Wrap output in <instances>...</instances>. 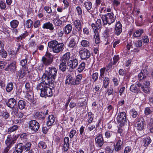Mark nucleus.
Listing matches in <instances>:
<instances>
[{
    "mask_svg": "<svg viewBox=\"0 0 153 153\" xmlns=\"http://www.w3.org/2000/svg\"><path fill=\"white\" fill-rule=\"evenodd\" d=\"M56 73V69L55 68H52L49 72H46L42 76V81L46 84L50 85L52 88H53L54 87L53 82Z\"/></svg>",
    "mask_w": 153,
    "mask_h": 153,
    "instance_id": "obj_1",
    "label": "nucleus"
},
{
    "mask_svg": "<svg viewBox=\"0 0 153 153\" xmlns=\"http://www.w3.org/2000/svg\"><path fill=\"white\" fill-rule=\"evenodd\" d=\"M52 88L49 85H47L44 82H42L38 84L36 89L40 91V95L42 97L45 96L51 97L52 95Z\"/></svg>",
    "mask_w": 153,
    "mask_h": 153,
    "instance_id": "obj_2",
    "label": "nucleus"
},
{
    "mask_svg": "<svg viewBox=\"0 0 153 153\" xmlns=\"http://www.w3.org/2000/svg\"><path fill=\"white\" fill-rule=\"evenodd\" d=\"M64 44L62 43H59L56 40H53L50 41L48 43L49 48L52 49L54 52L59 53L62 50L64 46Z\"/></svg>",
    "mask_w": 153,
    "mask_h": 153,
    "instance_id": "obj_3",
    "label": "nucleus"
},
{
    "mask_svg": "<svg viewBox=\"0 0 153 153\" xmlns=\"http://www.w3.org/2000/svg\"><path fill=\"white\" fill-rule=\"evenodd\" d=\"M115 17L113 13H110L103 15L102 19L104 25H106L107 24L110 25L115 21Z\"/></svg>",
    "mask_w": 153,
    "mask_h": 153,
    "instance_id": "obj_4",
    "label": "nucleus"
},
{
    "mask_svg": "<svg viewBox=\"0 0 153 153\" xmlns=\"http://www.w3.org/2000/svg\"><path fill=\"white\" fill-rule=\"evenodd\" d=\"M117 121L119 125L122 127L124 126L126 122V114L125 112H120L117 117Z\"/></svg>",
    "mask_w": 153,
    "mask_h": 153,
    "instance_id": "obj_5",
    "label": "nucleus"
},
{
    "mask_svg": "<svg viewBox=\"0 0 153 153\" xmlns=\"http://www.w3.org/2000/svg\"><path fill=\"white\" fill-rule=\"evenodd\" d=\"M39 124L35 120L30 121L28 124V128L31 130L36 132L39 128Z\"/></svg>",
    "mask_w": 153,
    "mask_h": 153,
    "instance_id": "obj_6",
    "label": "nucleus"
},
{
    "mask_svg": "<svg viewBox=\"0 0 153 153\" xmlns=\"http://www.w3.org/2000/svg\"><path fill=\"white\" fill-rule=\"evenodd\" d=\"M17 138L16 136H12L11 135H8L5 141V143L7 146H12L15 143V141Z\"/></svg>",
    "mask_w": 153,
    "mask_h": 153,
    "instance_id": "obj_7",
    "label": "nucleus"
},
{
    "mask_svg": "<svg viewBox=\"0 0 153 153\" xmlns=\"http://www.w3.org/2000/svg\"><path fill=\"white\" fill-rule=\"evenodd\" d=\"M79 37L77 36H74L70 40L68 46L69 47L74 48L76 47L79 40Z\"/></svg>",
    "mask_w": 153,
    "mask_h": 153,
    "instance_id": "obj_8",
    "label": "nucleus"
},
{
    "mask_svg": "<svg viewBox=\"0 0 153 153\" xmlns=\"http://www.w3.org/2000/svg\"><path fill=\"white\" fill-rule=\"evenodd\" d=\"M91 26L94 30V31L95 29L98 31H100L102 27L101 20L100 19H97L96 24L92 23L91 25Z\"/></svg>",
    "mask_w": 153,
    "mask_h": 153,
    "instance_id": "obj_9",
    "label": "nucleus"
},
{
    "mask_svg": "<svg viewBox=\"0 0 153 153\" xmlns=\"http://www.w3.org/2000/svg\"><path fill=\"white\" fill-rule=\"evenodd\" d=\"M78 64V61L76 59L69 60L67 63V65L72 69L75 68L77 66Z\"/></svg>",
    "mask_w": 153,
    "mask_h": 153,
    "instance_id": "obj_10",
    "label": "nucleus"
},
{
    "mask_svg": "<svg viewBox=\"0 0 153 153\" xmlns=\"http://www.w3.org/2000/svg\"><path fill=\"white\" fill-rule=\"evenodd\" d=\"M30 71L28 70V68L26 67L23 68L19 72L18 75L19 79L23 78L27 73L29 74Z\"/></svg>",
    "mask_w": 153,
    "mask_h": 153,
    "instance_id": "obj_11",
    "label": "nucleus"
},
{
    "mask_svg": "<svg viewBox=\"0 0 153 153\" xmlns=\"http://www.w3.org/2000/svg\"><path fill=\"white\" fill-rule=\"evenodd\" d=\"M137 124L138 129L141 130L143 129L144 124V120L143 117H139L137 119Z\"/></svg>",
    "mask_w": 153,
    "mask_h": 153,
    "instance_id": "obj_12",
    "label": "nucleus"
},
{
    "mask_svg": "<svg viewBox=\"0 0 153 153\" xmlns=\"http://www.w3.org/2000/svg\"><path fill=\"white\" fill-rule=\"evenodd\" d=\"M150 82L148 80H144L143 85H144V87H143V91L146 93L149 94L150 91V89L149 88L150 85Z\"/></svg>",
    "mask_w": 153,
    "mask_h": 153,
    "instance_id": "obj_13",
    "label": "nucleus"
},
{
    "mask_svg": "<svg viewBox=\"0 0 153 153\" xmlns=\"http://www.w3.org/2000/svg\"><path fill=\"white\" fill-rule=\"evenodd\" d=\"M79 55L80 57H89L90 53L88 50H85L84 48L79 51Z\"/></svg>",
    "mask_w": 153,
    "mask_h": 153,
    "instance_id": "obj_14",
    "label": "nucleus"
},
{
    "mask_svg": "<svg viewBox=\"0 0 153 153\" xmlns=\"http://www.w3.org/2000/svg\"><path fill=\"white\" fill-rule=\"evenodd\" d=\"M95 141L100 147H101L104 143L103 137L102 135L100 134L95 138Z\"/></svg>",
    "mask_w": 153,
    "mask_h": 153,
    "instance_id": "obj_15",
    "label": "nucleus"
},
{
    "mask_svg": "<svg viewBox=\"0 0 153 153\" xmlns=\"http://www.w3.org/2000/svg\"><path fill=\"white\" fill-rule=\"evenodd\" d=\"M113 30V28L111 26L109 25L106 26L105 27V29L104 31V36L105 38H107L109 36V34L111 33Z\"/></svg>",
    "mask_w": 153,
    "mask_h": 153,
    "instance_id": "obj_16",
    "label": "nucleus"
},
{
    "mask_svg": "<svg viewBox=\"0 0 153 153\" xmlns=\"http://www.w3.org/2000/svg\"><path fill=\"white\" fill-rule=\"evenodd\" d=\"M16 103V100L14 98H12L9 100L6 103V105L8 107L12 108L15 107Z\"/></svg>",
    "mask_w": 153,
    "mask_h": 153,
    "instance_id": "obj_17",
    "label": "nucleus"
},
{
    "mask_svg": "<svg viewBox=\"0 0 153 153\" xmlns=\"http://www.w3.org/2000/svg\"><path fill=\"white\" fill-rule=\"evenodd\" d=\"M115 33L117 35H119L122 32V25L120 22H118L115 28Z\"/></svg>",
    "mask_w": 153,
    "mask_h": 153,
    "instance_id": "obj_18",
    "label": "nucleus"
},
{
    "mask_svg": "<svg viewBox=\"0 0 153 153\" xmlns=\"http://www.w3.org/2000/svg\"><path fill=\"white\" fill-rule=\"evenodd\" d=\"M16 63L14 62L9 65L5 69L6 71H10L12 72H14L16 70Z\"/></svg>",
    "mask_w": 153,
    "mask_h": 153,
    "instance_id": "obj_19",
    "label": "nucleus"
},
{
    "mask_svg": "<svg viewBox=\"0 0 153 153\" xmlns=\"http://www.w3.org/2000/svg\"><path fill=\"white\" fill-rule=\"evenodd\" d=\"M23 144L21 143H19L17 144L15 146L16 152L17 153H22L23 150Z\"/></svg>",
    "mask_w": 153,
    "mask_h": 153,
    "instance_id": "obj_20",
    "label": "nucleus"
},
{
    "mask_svg": "<svg viewBox=\"0 0 153 153\" xmlns=\"http://www.w3.org/2000/svg\"><path fill=\"white\" fill-rule=\"evenodd\" d=\"M42 28L43 29H49L51 31L53 30L54 29L53 24L50 22L44 24L42 26Z\"/></svg>",
    "mask_w": 153,
    "mask_h": 153,
    "instance_id": "obj_21",
    "label": "nucleus"
},
{
    "mask_svg": "<svg viewBox=\"0 0 153 153\" xmlns=\"http://www.w3.org/2000/svg\"><path fill=\"white\" fill-rule=\"evenodd\" d=\"M74 26L79 31H81L82 25L80 21L79 20H76L74 22Z\"/></svg>",
    "mask_w": 153,
    "mask_h": 153,
    "instance_id": "obj_22",
    "label": "nucleus"
},
{
    "mask_svg": "<svg viewBox=\"0 0 153 153\" xmlns=\"http://www.w3.org/2000/svg\"><path fill=\"white\" fill-rule=\"evenodd\" d=\"M123 142L121 140H119L116 145H115L114 150L117 152L120 150L123 147Z\"/></svg>",
    "mask_w": 153,
    "mask_h": 153,
    "instance_id": "obj_23",
    "label": "nucleus"
},
{
    "mask_svg": "<svg viewBox=\"0 0 153 153\" xmlns=\"http://www.w3.org/2000/svg\"><path fill=\"white\" fill-rule=\"evenodd\" d=\"M55 122V118L53 115H50L48 117V120L47 123V125L48 126H51Z\"/></svg>",
    "mask_w": 153,
    "mask_h": 153,
    "instance_id": "obj_24",
    "label": "nucleus"
},
{
    "mask_svg": "<svg viewBox=\"0 0 153 153\" xmlns=\"http://www.w3.org/2000/svg\"><path fill=\"white\" fill-rule=\"evenodd\" d=\"M82 78V75L79 74L76 76V78L74 81L71 82V84L73 85H78L80 83L81 81Z\"/></svg>",
    "mask_w": 153,
    "mask_h": 153,
    "instance_id": "obj_25",
    "label": "nucleus"
},
{
    "mask_svg": "<svg viewBox=\"0 0 153 153\" xmlns=\"http://www.w3.org/2000/svg\"><path fill=\"white\" fill-rule=\"evenodd\" d=\"M72 29V25L70 24H68L65 27L64 29V32L65 34H68L71 31Z\"/></svg>",
    "mask_w": 153,
    "mask_h": 153,
    "instance_id": "obj_26",
    "label": "nucleus"
},
{
    "mask_svg": "<svg viewBox=\"0 0 153 153\" xmlns=\"http://www.w3.org/2000/svg\"><path fill=\"white\" fill-rule=\"evenodd\" d=\"M44 64L45 65H49L52 62L53 58H42V59Z\"/></svg>",
    "mask_w": 153,
    "mask_h": 153,
    "instance_id": "obj_27",
    "label": "nucleus"
},
{
    "mask_svg": "<svg viewBox=\"0 0 153 153\" xmlns=\"http://www.w3.org/2000/svg\"><path fill=\"white\" fill-rule=\"evenodd\" d=\"M94 32L95 33L94 37L95 39V42L96 44H98L100 42V40L99 37V31H98L97 30L95 29Z\"/></svg>",
    "mask_w": 153,
    "mask_h": 153,
    "instance_id": "obj_28",
    "label": "nucleus"
},
{
    "mask_svg": "<svg viewBox=\"0 0 153 153\" xmlns=\"http://www.w3.org/2000/svg\"><path fill=\"white\" fill-rule=\"evenodd\" d=\"M0 54L1 56L6 57L7 56V53L5 51L2 46L1 42L0 41Z\"/></svg>",
    "mask_w": 153,
    "mask_h": 153,
    "instance_id": "obj_29",
    "label": "nucleus"
},
{
    "mask_svg": "<svg viewBox=\"0 0 153 153\" xmlns=\"http://www.w3.org/2000/svg\"><path fill=\"white\" fill-rule=\"evenodd\" d=\"M25 98L28 102H31L33 99V96L32 93L30 94L28 92H27L25 95Z\"/></svg>",
    "mask_w": 153,
    "mask_h": 153,
    "instance_id": "obj_30",
    "label": "nucleus"
},
{
    "mask_svg": "<svg viewBox=\"0 0 153 153\" xmlns=\"http://www.w3.org/2000/svg\"><path fill=\"white\" fill-rule=\"evenodd\" d=\"M151 141V140L149 137H146L143 140V146L145 147L147 146L150 143Z\"/></svg>",
    "mask_w": 153,
    "mask_h": 153,
    "instance_id": "obj_31",
    "label": "nucleus"
},
{
    "mask_svg": "<svg viewBox=\"0 0 153 153\" xmlns=\"http://www.w3.org/2000/svg\"><path fill=\"white\" fill-rule=\"evenodd\" d=\"M26 102L22 100H20L18 102V106L20 109L22 110L26 106Z\"/></svg>",
    "mask_w": 153,
    "mask_h": 153,
    "instance_id": "obj_32",
    "label": "nucleus"
},
{
    "mask_svg": "<svg viewBox=\"0 0 153 153\" xmlns=\"http://www.w3.org/2000/svg\"><path fill=\"white\" fill-rule=\"evenodd\" d=\"M34 116L36 119H43L45 118L44 114L42 112H36Z\"/></svg>",
    "mask_w": 153,
    "mask_h": 153,
    "instance_id": "obj_33",
    "label": "nucleus"
},
{
    "mask_svg": "<svg viewBox=\"0 0 153 153\" xmlns=\"http://www.w3.org/2000/svg\"><path fill=\"white\" fill-rule=\"evenodd\" d=\"M143 33V30L142 29H139L136 31L133 34V36L136 37H140Z\"/></svg>",
    "mask_w": 153,
    "mask_h": 153,
    "instance_id": "obj_34",
    "label": "nucleus"
},
{
    "mask_svg": "<svg viewBox=\"0 0 153 153\" xmlns=\"http://www.w3.org/2000/svg\"><path fill=\"white\" fill-rule=\"evenodd\" d=\"M130 90L131 92L134 93H137L139 91V90L136 86L134 84H132L130 88Z\"/></svg>",
    "mask_w": 153,
    "mask_h": 153,
    "instance_id": "obj_35",
    "label": "nucleus"
},
{
    "mask_svg": "<svg viewBox=\"0 0 153 153\" xmlns=\"http://www.w3.org/2000/svg\"><path fill=\"white\" fill-rule=\"evenodd\" d=\"M53 22L56 26H59L62 24V22L58 18H56L53 19Z\"/></svg>",
    "mask_w": 153,
    "mask_h": 153,
    "instance_id": "obj_36",
    "label": "nucleus"
},
{
    "mask_svg": "<svg viewBox=\"0 0 153 153\" xmlns=\"http://www.w3.org/2000/svg\"><path fill=\"white\" fill-rule=\"evenodd\" d=\"M31 146V144L30 143H27L25 144H23L24 149L26 151H28L30 149Z\"/></svg>",
    "mask_w": 153,
    "mask_h": 153,
    "instance_id": "obj_37",
    "label": "nucleus"
},
{
    "mask_svg": "<svg viewBox=\"0 0 153 153\" xmlns=\"http://www.w3.org/2000/svg\"><path fill=\"white\" fill-rule=\"evenodd\" d=\"M19 23V22L16 20H13L10 23L11 27L13 28H16L17 27Z\"/></svg>",
    "mask_w": 153,
    "mask_h": 153,
    "instance_id": "obj_38",
    "label": "nucleus"
},
{
    "mask_svg": "<svg viewBox=\"0 0 153 153\" xmlns=\"http://www.w3.org/2000/svg\"><path fill=\"white\" fill-rule=\"evenodd\" d=\"M85 6L88 11L89 10L92 8V3L90 1L86 2L84 3Z\"/></svg>",
    "mask_w": 153,
    "mask_h": 153,
    "instance_id": "obj_39",
    "label": "nucleus"
},
{
    "mask_svg": "<svg viewBox=\"0 0 153 153\" xmlns=\"http://www.w3.org/2000/svg\"><path fill=\"white\" fill-rule=\"evenodd\" d=\"M13 88V85L12 83L8 84L6 87V91L7 92H10Z\"/></svg>",
    "mask_w": 153,
    "mask_h": 153,
    "instance_id": "obj_40",
    "label": "nucleus"
},
{
    "mask_svg": "<svg viewBox=\"0 0 153 153\" xmlns=\"http://www.w3.org/2000/svg\"><path fill=\"white\" fill-rule=\"evenodd\" d=\"M38 146L40 148L44 149L46 148L47 145L46 143L43 141H41L38 144Z\"/></svg>",
    "mask_w": 153,
    "mask_h": 153,
    "instance_id": "obj_41",
    "label": "nucleus"
},
{
    "mask_svg": "<svg viewBox=\"0 0 153 153\" xmlns=\"http://www.w3.org/2000/svg\"><path fill=\"white\" fill-rule=\"evenodd\" d=\"M81 43L82 46L84 47H88L90 45L89 42L87 40H82Z\"/></svg>",
    "mask_w": 153,
    "mask_h": 153,
    "instance_id": "obj_42",
    "label": "nucleus"
},
{
    "mask_svg": "<svg viewBox=\"0 0 153 153\" xmlns=\"http://www.w3.org/2000/svg\"><path fill=\"white\" fill-rule=\"evenodd\" d=\"M85 66V63L84 62H82L79 66L78 69V71L80 73L84 69Z\"/></svg>",
    "mask_w": 153,
    "mask_h": 153,
    "instance_id": "obj_43",
    "label": "nucleus"
},
{
    "mask_svg": "<svg viewBox=\"0 0 153 153\" xmlns=\"http://www.w3.org/2000/svg\"><path fill=\"white\" fill-rule=\"evenodd\" d=\"M18 126L17 125H14L12 127H10L8 129V131L9 133H10L13 131H14L16 130Z\"/></svg>",
    "mask_w": 153,
    "mask_h": 153,
    "instance_id": "obj_44",
    "label": "nucleus"
},
{
    "mask_svg": "<svg viewBox=\"0 0 153 153\" xmlns=\"http://www.w3.org/2000/svg\"><path fill=\"white\" fill-rule=\"evenodd\" d=\"M33 24L32 21L31 19H29L26 21L25 25L26 27L28 28H30L32 26Z\"/></svg>",
    "mask_w": 153,
    "mask_h": 153,
    "instance_id": "obj_45",
    "label": "nucleus"
},
{
    "mask_svg": "<svg viewBox=\"0 0 153 153\" xmlns=\"http://www.w3.org/2000/svg\"><path fill=\"white\" fill-rule=\"evenodd\" d=\"M59 68V69L62 71H65L66 69V65L60 63Z\"/></svg>",
    "mask_w": 153,
    "mask_h": 153,
    "instance_id": "obj_46",
    "label": "nucleus"
},
{
    "mask_svg": "<svg viewBox=\"0 0 153 153\" xmlns=\"http://www.w3.org/2000/svg\"><path fill=\"white\" fill-rule=\"evenodd\" d=\"M109 81V79L107 77H105L103 81V85L104 88H106L108 85Z\"/></svg>",
    "mask_w": 153,
    "mask_h": 153,
    "instance_id": "obj_47",
    "label": "nucleus"
},
{
    "mask_svg": "<svg viewBox=\"0 0 153 153\" xmlns=\"http://www.w3.org/2000/svg\"><path fill=\"white\" fill-rule=\"evenodd\" d=\"M25 87L27 92L31 91L32 90V88L29 82H27L25 85Z\"/></svg>",
    "mask_w": 153,
    "mask_h": 153,
    "instance_id": "obj_48",
    "label": "nucleus"
},
{
    "mask_svg": "<svg viewBox=\"0 0 153 153\" xmlns=\"http://www.w3.org/2000/svg\"><path fill=\"white\" fill-rule=\"evenodd\" d=\"M92 113L91 112H88V123H90L92 122L93 120V118L92 116Z\"/></svg>",
    "mask_w": 153,
    "mask_h": 153,
    "instance_id": "obj_49",
    "label": "nucleus"
},
{
    "mask_svg": "<svg viewBox=\"0 0 153 153\" xmlns=\"http://www.w3.org/2000/svg\"><path fill=\"white\" fill-rule=\"evenodd\" d=\"M11 147L10 146H7L4 150L3 153H10L11 152L10 149Z\"/></svg>",
    "mask_w": 153,
    "mask_h": 153,
    "instance_id": "obj_50",
    "label": "nucleus"
},
{
    "mask_svg": "<svg viewBox=\"0 0 153 153\" xmlns=\"http://www.w3.org/2000/svg\"><path fill=\"white\" fill-rule=\"evenodd\" d=\"M69 144H66L65 143L64 144V145L63 147V148L62 149L63 151L65 152H66L68 151V150L69 147Z\"/></svg>",
    "mask_w": 153,
    "mask_h": 153,
    "instance_id": "obj_51",
    "label": "nucleus"
},
{
    "mask_svg": "<svg viewBox=\"0 0 153 153\" xmlns=\"http://www.w3.org/2000/svg\"><path fill=\"white\" fill-rule=\"evenodd\" d=\"M152 111L149 108H146L145 109V113L146 115H148L152 112Z\"/></svg>",
    "mask_w": 153,
    "mask_h": 153,
    "instance_id": "obj_52",
    "label": "nucleus"
},
{
    "mask_svg": "<svg viewBox=\"0 0 153 153\" xmlns=\"http://www.w3.org/2000/svg\"><path fill=\"white\" fill-rule=\"evenodd\" d=\"M138 77L140 80H141L143 79H145L146 78V76H144V75L142 73V71H141V72L138 74Z\"/></svg>",
    "mask_w": 153,
    "mask_h": 153,
    "instance_id": "obj_53",
    "label": "nucleus"
},
{
    "mask_svg": "<svg viewBox=\"0 0 153 153\" xmlns=\"http://www.w3.org/2000/svg\"><path fill=\"white\" fill-rule=\"evenodd\" d=\"M98 74L97 73H94L93 74L92 78L94 81H95L98 78Z\"/></svg>",
    "mask_w": 153,
    "mask_h": 153,
    "instance_id": "obj_54",
    "label": "nucleus"
},
{
    "mask_svg": "<svg viewBox=\"0 0 153 153\" xmlns=\"http://www.w3.org/2000/svg\"><path fill=\"white\" fill-rule=\"evenodd\" d=\"M83 32L84 34L88 35L89 34V29L86 27H85L83 29Z\"/></svg>",
    "mask_w": 153,
    "mask_h": 153,
    "instance_id": "obj_55",
    "label": "nucleus"
},
{
    "mask_svg": "<svg viewBox=\"0 0 153 153\" xmlns=\"http://www.w3.org/2000/svg\"><path fill=\"white\" fill-rule=\"evenodd\" d=\"M6 7V4L2 1L0 2V8L2 9H4Z\"/></svg>",
    "mask_w": 153,
    "mask_h": 153,
    "instance_id": "obj_56",
    "label": "nucleus"
},
{
    "mask_svg": "<svg viewBox=\"0 0 153 153\" xmlns=\"http://www.w3.org/2000/svg\"><path fill=\"white\" fill-rule=\"evenodd\" d=\"M131 116L133 118H135L137 116V111L133 109L132 111H131Z\"/></svg>",
    "mask_w": 153,
    "mask_h": 153,
    "instance_id": "obj_57",
    "label": "nucleus"
},
{
    "mask_svg": "<svg viewBox=\"0 0 153 153\" xmlns=\"http://www.w3.org/2000/svg\"><path fill=\"white\" fill-rule=\"evenodd\" d=\"M136 47H140L142 46V43L140 40H138L135 44Z\"/></svg>",
    "mask_w": 153,
    "mask_h": 153,
    "instance_id": "obj_58",
    "label": "nucleus"
},
{
    "mask_svg": "<svg viewBox=\"0 0 153 153\" xmlns=\"http://www.w3.org/2000/svg\"><path fill=\"white\" fill-rule=\"evenodd\" d=\"M27 62V60L26 58L22 59L20 62V64L22 66H24Z\"/></svg>",
    "mask_w": 153,
    "mask_h": 153,
    "instance_id": "obj_59",
    "label": "nucleus"
},
{
    "mask_svg": "<svg viewBox=\"0 0 153 153\" xmlns=\"http://www.w3.org/2000/svg\"><path fill=\"white\" fill-rule=\"evenodd\" d=\"M76 133V131L75 130H72L70 132L69 137L71 138H72L75 134Z\"/></svg>",
    "mask_w": 153,
    "mask_h": 153,
    "instance_id": "obj_60",
    "label": "nucleus"
},
{
    "mask_svg": "<svg viewBox=\"0 0 153 153\" xmlns=\"http://www.w3.org/2000/svg\"><path fill=\"white\" fill-rule=\"evenodd\" d=\"M40 24V21L39 20H38L36 21L34 24V27L35 28L39 27Z\"/></svg>",
    "mask_w": 153,
    "mask_h": 153,
    "instance_id": "obj_61",
    "label": "nucleus"
},
{
    "mask_svg": "<svg viewBox=\"0 0 153 153\" xmlns=\"http://www.w3.org/2000/svg\"><path fill=\"white\" fill-rule=\"evenodd\" d=\"M105 135L106 138H110L112 135V132L109 131L106 132Z\"/></svg>",
    "mask_w": 153,
    "mask_h": 153,
    "instance_id": "obj_62",
    "label": "nucleus"
},
{
    "mask_svg": "<svg viewBox=\"0 0 153 153\" xmlns=\"http://www.w3.org/2000/svg\"><path fill=\"white\" fill-rule=\"evenodd\" d=\"M44 9L47 13H50L52 12V10L51 8L49 7H45Z\"/></svg>",
    "mask_w": 153,
    "mask_h": 153,
    "instance_id": "obj_63",
    "label": "nucleus"
},
{
    "mask_svg": "<svg viewBox=\"0 0 153 153\" xmlns=\"http://www.w3.org/2000/svg\"><path fill=\"white\" fill-rule=\"evenodd\" d=\"M148 67L147 66L146 67V68L144 69H143L142 71V73L144 75V76L146 77V76L148 74V72L147 71V69Z\"/></svg>",
    "mask_w": 153,
    "mask_h": 153,
    "instance_id": "obj_64",
    "label": "nucleus"
}]
</instances>
